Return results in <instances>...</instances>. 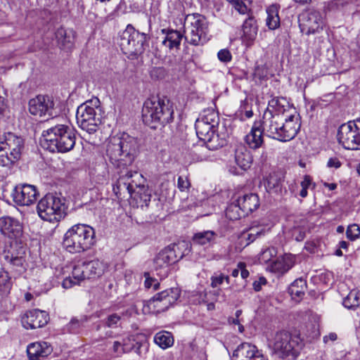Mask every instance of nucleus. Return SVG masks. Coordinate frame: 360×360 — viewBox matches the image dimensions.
<instances>
[{
	"label": "nucleus",
	"mask_w": 360,
	"mask_h": 360,
	"mask_svg": "<svg viewBox=\"0 0 360 360\" xmlns=\"http://www.w3.org/2000/svg\"><path fill=\"white\" fill-rule=\"evenodd\" d=\"M173 103L166 97L148 98L142 108L143 122L151 129L163 127L174 120Z\"/></svg>",
	"instance_id": "nucleus-1"
},
{
	"label": "nucleus",
	"mask_w": 360,
	"mask_h": 360,
	"mask_svg": "<svg viewBox=\"0 0 360 360\" xmlns=\"http://www.w3.org/2000/svg\"><path fill=\"white\" fill-rule=\"evenodd\" d=\"M106 153L115 167L124 169L132 165L138 155V141L134 137L123 134L108 143Z\"/></svg>",
	"instance_id": "nucleus-2"
},
{
	"label": "nucleus",
	"mask_w": 360,
	"mask_h": 360,
	"mask_svg": "<svg viewBox=\"0 0 360 360\" xmlns=\"http://www.w3.org/2000/svg\"><path fill=\"white\" fill-rule=\"evenodd\" d=\"M41 146L54 153H67L75 147L76 143L75 131L68 124L56 123L44 130Z\"/></svg>",
	"instance_id": "nucleus-3"
},
{
	"label": "nucleus",
	"mask_w": 360,
	"mask_h": 360,
	"mask_svg": "<svg viewBox=\"0 0 360 360\" xmlns=\"http://www.w3.org/2000/svg\"><path fill=\"white\" fill-rule=\"evenodd\" d=\"M96 243L94 229L84 224L72 226L65 233L63 245L70 253H81Z\"/></svg>",
	"instance_id": "nucleus-4"
},
{
	"label": "nucleus",
	"mask_w": 360,
	"mask_h": 360,
	"mask_svg": "<svg viewBox=\"0 0 360 360\" xmlns=\"http://www.w3.org/2000/svg\"><path fill=\"white\" fill-rule=\"evenodd\" d=\"M150 37L129 24L120 35L119 46L124 54L130 59L137 58L148 47Z\"/></svg>",
	"instance_id": "nucleus-5"
},
{
	"label": "nucleus",
	"mask_w": 360,
	"mask_h": 360,
	"mask_svg": "<svg viewBox=\"0 0 360 360\" xmlns=\"http://www.w3.org/2000/svg\"><path fill=\"white\" fill-rule=\"evenodd\" d=\"M300 339L286 330H281L275 334L272 352L278 358L283 360H295L300 355Z\"/></svg>",
	"instance_id": "nucleus-6"
},
{
	"label": "nucleus",
	"mask_w": 360,
	"mask_h": 360,
	"mask_svg": "<svg viewBox=\"0 0 360 360\" xmlns=\"http://www.w3.org/2000/svg\"><path fill=\"white\" fill-rule=\"evenodd\" d=\"M98 99L89 100L78 106L76 120L78 126L89 134H94L101 124V115L97 112Z\"/></svg>",
	"instance_id": "nucleus-7"
},
{
	"label": "nucleus",
	"mask_w": 360,
	"mask_h": 360,
	"mask_svg": "<svg viewBox=\"0 0 360 360\" xmlns=\"http://www.w3.org/2000/svg\"><path fill=\"white\" fill-rule=\"evenodd\" d=\"M65 203L60 198L51 193L46 194L38 202L37 210L44 221H59L64 216Z\"/></svg>",
	"instance_id": "nucleus-8"
},
{
	"label": "nucleus",
	"mask_w": 360,
	"mask_h": 360,
	"mask_svg": "<svg viewBox=\"0 0 360 360\" xmlns=\"http://www.w3.org/2000/svg\"><path fill=\"white\" fill-rule=\"evenodd\" d=\"M186 20L191 22L190 32L185 36L188 44L193 46H202L208 39V21L206 18L199 13H193L186 16Z\"/></svg>",
	"instance_id": "nucleus-9"
},
{
	"label": "nucleus",
	"mask_w": 360,
	"mask_h": 360,
	"mask_svg": "<svg viewBox=\"0 0 360 360\" xmlns=\"http://www.w3.org/2000/svg\"><path fill=\"white\" fill-rule=\"evenodd\" d=\"M337 139L345 149H360V120L341 124L338 128Z\"/></svg>",
	"instance_id": "nucleus-10"
},
{
	"label": "nucleus",
	"mask_w": 360,
	"mask_h": 360,
	"mask_svg": "<svg viewBox=\"0 0 360 360\" xmlns=\"http://www.w3.org/2000/svg\"><path fill=\"white\" fill-rule=\"evenodd\" d=\"M181 295L178 288H171L155 294L148 301V307L155 313H161L167 310L176 303Z\"/></svg>",
	"instance_id": "nucleus-11"
},
{
	"label": "nucleus",
	"mask_w": 360,
	"mask_h": 360,
	"mask_svg": "<svg viewBox=\"0 0 360 360\" xmlns=\"http://www.w3.org/2000/svg\"><path fill=\"white\" fill-rule=\"evenodd\" d=\"M299 27L302 34L307 36L320 33L324 22L321 13L314 9H307L298 17Z\"/></svg>",
	"instance_id": "nucleus-12"
},
{
	"label": "nucleus",
	"mask_w": 360,
	"mask_h": 360,
	"mask_svg": "<svg viewBox=\"0 0 360 360\" xmlns=\"http://www.w3.org/2000/svg\"><path fill=\"white\" fill-rule=\"evenodd\" d=\"M106 268L107 266L103 261L96 259L76 265L72 274L78 281H82L101 276Z\"/></svg>",
	"instance_id": "nucleus-13"
},
{
	"label": "nucleus",
	"mask_w": 360,
	"mask_h": 360,
	"mask_svg": "<svg viewBox=\"0 0 360 360\" xmlns=\"http://www.w3.org/2000/svg\"><path fill=\"white\" fill-rule=\"evenodd\" d=\"M145 179L141 174L136 171L125 170L120 171V177L117 179L116 188L113 190L117 193L116 188L121 191H126L129 195H132L139 188H146L143 183Z\"/></svg>",
	"instance_id": "nucleus-14"
},
{
	"label": "nucleus",
	"mask_w": 360,
	"mask_h": 360,
	"mask_svg": "<svg viewBox=\"0 0 360 360\" xmlns=\"http://www.w3.org/2000/svg\"><path fill=\"white\" fill-rule=\"evenodd\" d=\"M300 128L297 116L290 115L287 123L284 121L280 127H274L271 133L273 135L267 136L282 142L289 141L296 136Z\"/></svg>",
	"instance_id": "nucleus-15"
},
{
	"label": "nucleus",
	"mask_w": 360,
	"mask_h": 360,
	"mask_svg": "<svg viewBox=\"0 0 360 360\" xmlns=\"http://www.w3.org/2000/svg\"><path fill=\"white\" fill-rule=\"evenodd\" d=\"M300 128L297 116L290 115L287 123L284 121L280 127H274L271 133L273 135L267 136L282 142L289 141L296 136Z\"/></svg>",
	"instance_id": "nucleus-16"
},
{
	"label": "nucleus",
	"mask_w": 360,
	"mask_h": 360,
	"mask_svg": "<svg viewBox=\"0 0 360 360\" xmlns=\"http://www.w3.org/2000/svg\"><path fill=\"white\" fill-rule=\"evenodd\" d=\"M0 233L6 238L20 241L23 236L22 224L15 217L10 216L1 217Z\"/></svg>",
	"instance_id": "nucleus-17"
},
{
	"label": "nucleus",
	"mask_w": 360,
	"mask_h": 360,
	"mask_svg": "<svg viewBox=\"0 0 360 360\" xmlns=\"http://www.w3.org/2000/svg\"><path fill=\"white\" fill-rule=\"evenodd\" d=\"M39 193L37 188L30 184L16 186L11 193L13 201L20 206H28L37 200Z\"/></svg>",
	"instance_id": "nucleus-18"
},
{
	"label": "nucleus",
	"mask_w": 360,
	"mask_h": 360,
	"mask_svg": "<svg viewBox=\"0 0 360 360\" xmlns=\"http://www.w3.org/2000/svg\"><path fill=\"white\" fill-rule=\"evenodd\" d=\"M53 99L46 95H39L29 101V111L36 116H53L54 110Z\"/></svg>",
	"instance_id": "nucleus-19"
},
{
	"label": "nucleus",
	"mask_w": 360,
	"mask_h": 360,
	"mask_svg": "<svg viewBox=\"0 0 360 360\" xmlns=\"http://www.w3.org/2000/svg\"><path fill=\"white\" fill-rule=\"evenodd\" d=\"M49 321V314L40 309L27 311L21 316V323L25 329H37L45 326Z\"/></svg>",
	"instance_id": "nucleus-20"
},
{
	"label": "nucleus",
	"mask_w": 360,
	"mask_h": 360,
	"mask_svg": "<svg viewBox=\"0 0 360 360\" xmlns=\"http://www.w3.org/2000/svg\"><path fill=\"white\" fill-rule=\"evenodd\" d=\"M238 206L242 210L241 214L248 216L259 207V200L257 194L254 193L239 192L233 196Z\"/></svg>",
	"instance_id": "nucleus-21"
},
{
	"label": "nucleus",
	"mask_w": 360,
	"mask_h": 360,
	"mask_svg": "<svg viewBox=\"0 0 360 360\" xmlns=\"http://www.w3.org/2000/svg\"><path fill=\"white\" fill-rule=\"evenodd\" d=\"M172 252H169L167 248L162 250L154 259V268L155 271H160L157 274L161 277H166L169 271V266L175 264Z\"/></svg>",
	"instance_id": "nucleus-22"
},
{
	"label": "nucleus",
	"mask_w": 360,
	"mask_h": 360,
	"mask_svg": "<svg viewBox=\"0 0 360 360\" xmlns=\"http://www.w3.org/2000/svg\"><path fill=\"white\" fill-rule=\"evenodd\" d=\"M264 135L265 131L263 130L261 121H255L250 131L245 136V141L250 148L256 150L264 145Z\"/></svg>",
	"instance_id": "nucleus-23"
},
{
	"label": "nucleus",
	"mask_w": 360,
	"mask_h": 360,
	"mask_svg": "<svg viewBox=\"0 0 360 360\" xmlns=\"http://www.w3.org/2000/svg\"><path fill=\"white\" fill-rule=\"evenodd\" d=\"M53 352L52 346L46 342H35L27 347L29 360H44Z\"/></svg>",
	"instance_id": "nucleus-24"
},
{
	"label": "nucleus",
	"mask_w": 360,
	"mask_h": 360,
	"mask_svg": "<svg viewBox=\"0 0 360 360\" xmlns=\"http://www.w3.org/2000/svg\"><path fill=\"white\" fill-rule=\"evenodd\" d=\"M289 115H272L270 112H264L262 121H261L263 130L266 136H272L274 128L280 127L281 123L288 121Z\"/></svg>",
	"instance_id": "nucleus-25"
},
{
	"label": "nucleus",
	"mask_w": 360,
	"mask_h": 360,
	"mask_svg": "<svg viewBox=\"0 0 360 360\" xmlns=\"http://www.w3.org/2000/svg\"><path fill=\"white\" fill-rule=\"evenodd\" d=\"M294 266V259L291 255H285L271 262L267 266V269L278 275H283L288 271Z\"/></svg>",
	"instance_id": "nucleus-26"
},
{
	"label": "nucleus",
	"mask_w": 360,
	"mask_h": 360,
	"mask_svg": "<svg viewBox=\"0 0 360 360\" xmlns=\"http://www.w3.org/2000/svg\"><path fill=\"white\" fill-rule=\"evenodd\" d=\"M284 175L281 172H273L269 174L264 181L266 190L270 193H282Z\"/></svg>",
	"instance_id": "nucleus-27"
},
{
	"label": "nucleus",
	"mask_w": 360,
	"mask_h": 360,
	"mask_svg": "<svg viewBox=\"0 0 360 360\" xmlns=\"http://www.w3.org/2000/svg\"><path fill=\"white\" fill-rule=\"evenodd\" d=\"M161 32L165 35L163 41H162V44L163 46L168 48L169 50H172L174 49L178 50L180 49L181 41L184 37V34L179 30L170 28L162 29Z\"/></svg>",
	"instance_id": "nucleus-28"
},
{
	"label": "nucleus",
	"mask_w": 360,
	"mask_h": 360,
	"mask_svg": "<svg viewBox=\"0 0 360 360\" xmlns=\"http://www.w3.org/2000/svg\"><path fill=\"white\" fill-rule=\"evenodd\" d=\"M234 158L236 165L245 171L250 167L253 160L250 151L242 144L236 146Z\"/></svg>",
	"instance_id": "nucleus-29"
},
{
	"label": "nucleus",
	"mask_w": 360,
	"mask_h": 360,
	"mask_svg": "<svg viewBox=\"0 0 360 360\" xmlns=\"http://www.w3.org/2000/svg\"><path fill=\"white\" fill-rule=\"evenodd\" d=\"M242 39L247 43L253 41L257 34L258 27L257 20L253 14H249V17L245 20L242 25Z\"/></svg>",
	"instance_id": "nucleus-30"
},
{
	"label": "nucleus",
	"mask_w": 360,
	"mask_h": 360,
	"mask_svg": "<svg viewBox=\"0 0 360 360\" xmlns=\"http://www.w3.org/2000/svg\"><path fill=\"white\" fill-rule=\"evenodd\" d=\"M131 198V203L133 206L141 207L142 210L148 208L151 198V191L147 188H139L132 195H129Z\"/></svg>",
	"instance_id": "nucleus-31"
},
{
	"label": "nucleus",
	"mask_w": 360,
	"mask_h": 360,
	"mask_svg": "<svg viewBox=\"0 0 360 360\" xmlns=\"http://www.w3.org/2000/svg\"><path fill=\"white\" fill-rule=\"evenodd\" d=\"M0 143L17 150H25V140L21 136L8 132L0 136Z\"/></svg>",
	"instance_id": "nucleus-32"
},
{
	"label": "nucleus",
	"mask_w": 360,
	"mask_h": 360,
	"mask_svg": "<svg viewBox=\"0 0 360 360\" xmlns=\"http://www.w3.org/2000/svg\"><path fill=\"white\" fill-rule=\"evenodd\" d=\"M90 319L91 316L85 314L74 316L65 326V330L72 334H79L86 327Z\"/></svg>",
	"instance_id": "nucleus-33"
},
{
	"label": "nucleus",
	"mask_w": 360,
	"mask_h": 360,
	"mask_svg": "<svg viewBox=\"0 0 360 360\" xmlns=\"http://www.w3.org/2000/svg\"><path fill=\"white\" fill-rule=\"evenodd\" d=\"M166 248L169 252H172L173 253L172 255H174L173 257L175 262H177L184 256L188 255L191 250L190 243L186 240H181L178 243L170 244Z\"/></svg>",
	"instance_id": "nucleus-34"
},
{
	"label": "nucleus",
	"mask_w": 360,
	"mask_h": 360,
	"mask_svg": "<svg viewBox=\"0 0 360 360\" xmlns=\"http://www.w3.org/2000/svg\"><path fill=\"white\" fill-rule=\"evenodd\" d=\"M75 33L72 30H65L60 27L55 32L58 44L62 48L70 49L74 44Z\"/></svg>",
	"instance_id": "nucleus-35"
},
{
	"label": "nucleus",
	"mask_w": 360,
	"mask_h": 360,
	"mask_svg": "<svg viewBox=\"0 0 360 360\" xmlns=\"http://www.w3.org/2000/svg\"><path fill=\"white\" fill-rule=\"evenodd\" d=\"M288 103L283 97H274L268 103V107L264 112H270L272 115H287L285 107Z\"/></svg>",
	"instance_id": "nucleus-36"
},
{
	"label": "nucleus",
	"mask_w": 360,
	"mask_h": 360,
	"mask_svg": "<svg viewBox=\"0 0 360 360\" xmlns=\"http://www.w3.org/2000/svg\"><path fill=\"white\" fill-rule=\"evenodd\" d=\"M307 288V282L304 279L300 278L294 281L288 287V292L292 299L299 302L302 299Z\"/></svg>",
	"instance_id": "nucleus-37"
},
{
	"label": "nucleus",
	"mask_w": 360,
	"mask_h": 360,
	"mask_svg": "<svg viewBox=\"0 0 360 360\" xmlns=\"http://www.w3.org/2000/svg\"><path fill=\"white\" fill-rule=\"evenodd\" d=\"M203 142L209 150H217L226 144L225 134H219L217 129L212 131V133Z\"/></svg>",
	"instance_id": "nucleus-38"
},
{
	"label": "nucleus",
	"mask_w": 360,
	"mask_h": 360,
	"mask_svg": "<svg viewBox=\"0 0 360 360\" xmlns=\"http://www.w3.org/2000/svg\"><path fill=\"white\" fill-rule=\"evenodd\" d=\"M258 353L259 352L255 345L243 342L238 346L233 355L241 358V359H251L256 356Z\"/></svg>",
	"instance_id": "nucleus-39"
},
{
	"label": "nucleus",
	"mask_w": 360,
	"mask_h": 360,
	"mask_svg": "<svg viewBox=\"0 0 360 360\" xmlns=\"http://www.w3.org/2000/svg\"><path fill=\"white\" fill-rule=\"evenodd\" d=\"M209 149L203 143L202 144H195L188 150V155L192 162H202L209 158Z\"/></svg>",
	"instance_id": "nucleus-40"
},
{
	"label": "nucleus",
	"mask_w": 360,
	"mask_h": 360,
	"mask_svg": "<svg viewBox=\"0 0 360 360\" xmlns=\"http://www.w3.org/2000/svg\"><path fill=\"white\" fill-rule=\"evenodd\" d=\"M278 11L279 6L277 4H272L266 8V25L269 30H274L280 26Z\"/></svg>",
	"instance_id": "nucleus-41"
},
{
	"label": "nucleus",
	"mask_w": 360,
	"mask_h": 360,
	"mask_svg": "<svg viewBox=\"0 0 360 360\" xmlns=\"http://www.w3.org/2000/svg\"><path fill=\"white\" fill-rule=\"evenodd\" d=\"M217 233L213 231H204L195 233L192 238L193 244L199 245H210L214 243Z\"/></svg>",
	"instance_id": "nucleus-42"
},
{
	"label": "nucleus",
	"mask_w": 360,
	"mask_h": 360,
	"mask_svg": "<svg viewBox=\"0 0 360 360\" xmlns=\"http://www.w3.org/2000/svg\"><path fill=\"white\" fill-rule=\"evenodd\" d=\"M131 313L132 310L129 309L122 311L120 314L114 313L108 316L102 322L106 327L116 328L120 326L122 320H124L126 317H129Z\"/></svg>",
	"instance_id": "nucleus-43"
},
{
	"label": "nucleus",
	"mask_w": 360,
	"mask_h": 360,
	"mask_svg": "<svg viewBox=\"0 0 360 360\" xmlns=\"http://www.w3.org/2000/svg\"><path fill=\"white\" fill-rule=\"evenodd\" d=\"M174 341L172 334L168 331H160L154 336L155 343L163 349L172 347L174 344Z\"/></svg>",
	"instance_id": "nucleus-44"
},
{
	"label": "nucleus",
	"mask_w": 360,
	"mask_h": 360,
	"mask_svg": "<svg viewBox=\"0 0 360 360\" xmlns=\"http://www.w3.org/2000/svg\"><path fill=\"white\" fill-rule=\"evenodd\" d=\"M12 283L7 271L0 268V298L7 296L10 293Z\"/></svg>",
	"instance_id": "nucleus-45"
},
{
	"label": "nucleus",
	"mask_w": 360,
	"mask_h": 360,
	"mask_svg": "<svg viewBox=\"0 0 360 360\" xmlns=\"http://www.w3.org/2000/svg\"><path fill=\"white\" fill-rule=\"evenodd\" d=\"M195 129L198 137L202 141L205 140L212 131L218 129V127L209 125L202 122L196 121L195 124Z\"/></svg>",
	"instance_id": "nucleus-46"
},
{
	"label": "nucleus",
	"mask_w": 360,
	"mask_h": 360,
	"mask_svg": "<svg viewBox=\"0 0 360 360\" xmlns=\"http://www.w3.org/2000/svg\"><path fill=\"white\" fill-rule=\"evenodd\" d=\"M231 200L232 202L227 206L226 209L225 214L226 218L229 220L235 221L242 217H246L245 214H241L242 210L239 206H238V203H236V201L235 199H233V197H232Z\"/></svg>",
	"instance_id": "nucleus-47"
},
{
	"label": "nucleus",
	"mask_w": 360,
	"mask_h": 360,
	"mask_svg": "<svg viewBox=\"0 0 360 360\" xmlns=\"http://www.w3.org/2000/svg\"><path fill=\"white\" fill-rule=\"evenodd\" d=\"M342 304L349 309H356L360 305V292L352 290L344 298Z\"/></svg>",
	"instance_id": "nucleus-48"
},
{
	"label": "nucleus",
	"mask_w": 360,
	"mask_h": 360,
	"mask_svg": "<svg viewBox=\"0 0 360 360\" xmlns=\"http://www.w3.org/2000/svg\"><path fill=\"white\" fill-rule=\"evenodd\" d=\"M221 292V289L213 291H204L200 295L202 302L207 303V307L208 310H214L215 308L214 302L217 300V297L219 295Z\"/></svg>",
	"instance_id": "nucleus-49"
},
{
	"label": "nucleus",
	"mask_w": 360,
	"mask_h": 360,
	"mask_svg": "<svg viewBox=\"0 0 360 360\" xmlns=\"http://www.w3.org/2000/svg\"><path fill=\"white\" fill-rule=\"evenodd\" d=\"M196 121L202 122L209 125L218 127L219 124V117L218 114L214 110H208L200 119Z\"/></svg>",
	"instance_id": "nucleus-50"
},
{
	"label": "nucleus",
	"mask_w": 360,
	"mask_h": 360,
	"mask_svg": "<svg viewBox=\"0 0 360 360\" xmlns=\"http://www.w3.org/2000/svg\"><path fill=\"white\" fill-rule=\"evenodd\" d=\"M7 149L0 143V166L11 168L15 163V161H13L10 158L9 151H6Z\"/></svg>",
	"instance_id": "nucleus-51"
},
{
	"label": "nucleus",
	"mask_w": 360,
	"mask_h": 360,
	"mask_svg": "<svg viewBox=\"0 0 360 360\" xmlns=\"http://www.w3.org/2000/svg\"><path fill=\"white\" fill-rule=\"evenodd\" d=\"M4 260L9 263L13 267H23L25 262V258L23 255L14 256L8 252L4 256Z\"/></svg>",
	"instance_id": "nucleus-52"
},
{
	"label": "nucleus",
	"mask_w": 360,
	"mask_h": 360,
	"mask_svg": "<svg viewBox=\"0 0 360 360\" xmlns=\"http://www.w3.org/2000/svg\"><path fill=\"white\" fill-rule=\"evenodd\" d=\"M277 249L274 247H269L265 250H264L259 257V260L261 263H268L271 262L273 257H275L277 255Z\"/></svg>",
	"instance_id": "nucleus-53"
},
{
	"label": "nucleus",
	"mask_w": 360,
	"mask_h": 360,
	"mask_svg": "<svg viewBox=\"0 0 360 360\" xmlns=\"http://www.w3.org/2000/svg\"><path fill=\"white\" fill-rule=\"evenodd\" d=\"M346 236L350 240H355L360 236V227L356 224L348 226Z\"/></svg>",
	"instance_id": "nucleus-54"
},
{
	"label": "nucleus",
	"mask_w": 360,
	"mask_h": 360,
	"mask_svg": "<svg viewBox=\"0 0 360 360\" xmlns=\"http://www.w3.org/2000/svg\"><path fill=\"white\" fill-rule=\"evenodd\" d=\"M143 276L146 278L144 282L146 288L149 289L153 288V290H157L160 288V283L157 279L150 277L149 272H145Z\"/></svg>",
	"instance_id": "nucleus-55"
},
{
	"label": "nucleus",
	"mask_w": 360,
	"mask_h": 360,
	"mask_svg": "<svg viewBox=\"0 0 360 360\" xmlns=\"http://www.w3.org/2000/svg\"><path fill=\"white\" fill-rule=\"evenodd\" d=\"M232 6L240 13V14H253L252 10L245 5L242 0H236L233 2Z\"/></svg>",
	"instance_id": "nucleus-56"
},
{
	"label": "nucleus",
	"mask_w": 360,
	"mask_h": 360,
	"mask_svg": "<svg viewBox=\"0 0 360 360\" xmlns=\"http://www.w3.org/2000/svg\"><path fill=\"white\" fill-rule=\"evenodd\" d=\"M239 112L241 114H244L248 119L252 117L253 116L252 104L247 100L243 101L239 108Z\"/></svg>",
	"instance_id": "nucleus-57"
},
{
	"label": "nucleus",
	"mask_w": 360,
	"mask_h": 360,
	"mask_svg": "<svg viewBox=\"0 0 360 360\" xmlns=\"http://www.w3.org/2000/svg\"><path fill=\"white\" fill-rule=\"evenodd\" d=\"M191 186V183L189 182L188 178L186 176H179L177 181V187L178 188L184 192L188 191Z\"/></svg>",
	"instance_id": "nucleus-58"
},
{
	"label": "nucleus",
	"mask_w": 360,
	"mask_h": 360,
	"mask_svg": "<svg viewBox=\"0 0 360 360\" xmlns=\"http://www.w3.org/2000/svg\"><path fill=\"white\" fill-rule=\"evenodd\" d=\"M217 57L221 62L228 63L232 59L231 52L228 49H221L217 53Z\"/></svg>",
	"instance_id": "nucleus-59"
},
{
	"label": "nucleus",
	"mask_w": 360,
	"mask_h": 360,
	"mask_svg": "<svg viewBox=\"0 0 360 360\" xmlns=\"http://www.w3.org/2000/svg\"><path fill=\"white\" fill-rule=\"evenodd\" d=\"M254 76L259 79H263L267 76V70L264 65H256Z\"/></svg>",
	"instance_id": "nucleus-60"
},
{
	"label": "nucleus",
	"mask_w": 360,
	"mask_h": 360,
	"mask_svg": "<svg viewBox=\"0 0 360 360\" xmlns=\"http://www.w3.org/2000/svg\"><path fill=\"white\" fill-rule=\"evenodd\" d=\"M4 147L7 149L6 151H9L11 155L10 158L13 160V161H15V162H17L18 160H20L22 155L24 153L23 150H17L14 148H9L7 146Z\"/></svg>",
	"instance_id": "nucleus-61"
},
{
	"label": "nucleus",
	"mask_w": 360,
	"mask_h": 360,
	"mask_svg": "<svg viewBox=\"0 0 360 360\" xmlns=\"http://www.w3.org/2000/svg\"><path fill=\"white\" fill-rule=\"evenodd\" d=\"M211 284L210 285L215 288L219 285H221L224 281V275L222 274H215L211 277Z\"/></svg>",
	"instance_id": "nucleus-62"
},
{
	"label": "nucleus",
	"mask_w": 360,
	"mask_h": 360,
	"mask_svg": "<svg viewBox=\"0 0 360 360\" xmlns=\"http://www.w3.org/2000/svg\"><path fill=\"white\" fill-rule=\"evenodd\" d=\"M248 231H250L252 235L254 236L255 240L257 238H260L263 236H264L265 234V229L262 226H252V227H250L249 229H248Z\"/></svg>",
	"instance_id": "nucleus-63"
},
{
	"label": "nucleus",
	"mask_w": 360,
	"mask_h": 360,
	"mask_svg": "<svg viewBox=\"0 0 360 360\" xmlns=\"http://www.w3.org/2000/svg\"><path fill=\"white\" fill-rule=\"evenodd\" d=\"M248 231H250L252 235L254 236L255 240L257 238H260L263 236H264L265 234V229L262 226H252V227H250L249 229H248Z\"/></svg>",
	"instance_id": "nucleus-64"
}]
</instances>
